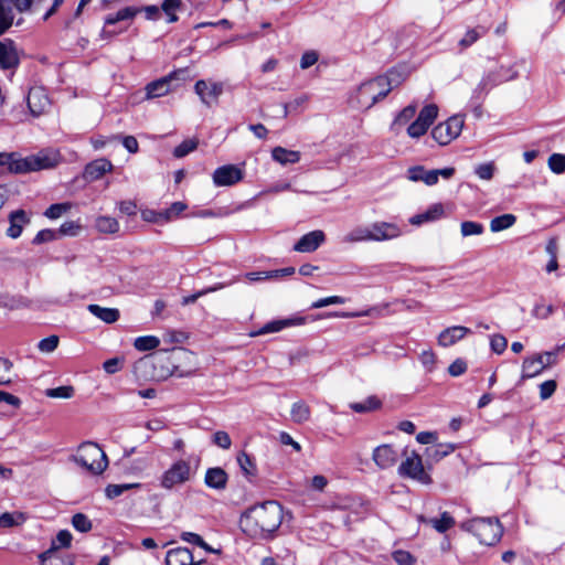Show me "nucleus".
Returning <instances> with one entry per match:
<instances>
[{
	"mask_svg": "<svg viewBox=\"0 0 565 565\" xmlns=\"http://www.w3.org/2000/svg\"><path fill=\"white\" fill-rule=\"evenodd\" d=\"M284 519L282 507L276 501H266L247 509L239 519L241 530L257 540L271 539Z\"/></svg>",
	"mask_w": 565,
	"mask_h": 565,
	"instance_id": "obj_1",
	"label": "nucleus"
},
{
	"mask_svg": "<svg viewBox=\"0 0 565 565\" xmlns=\"http://www.w3.org/2000/svg\"><path fill=\"white\" fill-rule=\"evenodd\" d=\"M57 162L58 157L53 151H40L28 157H22L17 152H0V168L14 174L50 169Z\"/></svg>",
	"mask_w": 565,
	"mask_h": 565,
	"instance_id": "obj_2",
	"label": "nucleus"
},
{
	"mask_svg": "<svg viewBox=\"0 0 565 565\" xmlns=\"http://www.w3.org/2000/svg\"><path fill=\"white\" fill-rule=\"evenodd\" d=\"M70 460L95 476L103 473L108 466V459L104 450L92 441L78 446Z\"/></svg>",
	"mask_w": 565,
	"mask_h": 565,
	"instance_id": "obj_3",
	"label": "nucleus"
},
{
	"mask_svg": "<svg viewBox=\"0 0 565 565\" xmlns=\"http://www.w3.org/2000/svg\"><path fill=\"white\" fill-rule=\"evenodd\" d=\"M460 527L487 546L497 544L503 534V527L497 518H473L461 523Z\"/></svg>",
	"mask_w": 565,
	"mask_h": 565,
	"instance_id": "obj_4",
	"label": "nucleus"
},
{
	"mask_svg": "<svg viewBox=\"0 0 565 565\" xmlns=\"http://www.w3.org/2000/svg\"><path fill=\"white\" fill-rule=\"evenodd\" d=\"M390 76H379L363 83L356 90L355 103L359 108L370 109L375 103L384 98L393 87V79Z\"/></svg>",
	"mask_w": 565,
	"mask_h": 565,
	"instance_id": "obj_5",
	"label": "nucleus"
},
{
	"mask_svg": "<svg viewBox=\"0 0 565 565\" xmlns=\"http://www.w3.org/2000/svg\"><path fill=\"white\" fill-rule=\"evenodd\" d=\"M174 364L168 356H146L137 361L134 372L145 380L163 381L174 373Z\"/></svg>",
	"mask_w": 565,
	"mask_h": 565,
	"instance_id": "obj_6",
	"label": "nucleus"
},
{
	"mask_svg": "<svg viewBox=\"0 0 565 565\" xmlns=\"http://www.w3.org/2000/svg\"><path fill=\"white\" fill-rule=\"evenodd\" d=\"M565 345H559L553 351H545L527 356L522 362L521 380H529L540 375L545 369L557 363V355Z\"/></svg>",
	"mask_w": 565,
	"mask_h": 565,
	"instance_id": "obj_7",
	"label": "nucleus"
},
{
	"mask_svg": "<svg viewBox=\"0 0 565 565\" xmlns=\"http://www.w3.org/2000/svg\"><path fill=\"white\" fill-rule=\"evenodd\" d=\"M196 467H192L189 460L180 459L174 461L160 478V486L166 490L184 484L195 475Z\"/></svg>",
	"mask_w": 565,
	"mask_h": 565,
	"instance_id": "obj_8",
	"label": "nucleus"
},
{
	"mask_svg": "<svg viewBox=\"0 0 565 565\" xmlns=\"http://www.w3.org/2000/svg\"><path fill=\"white\" fill-rule=\"evenodd\" d=\"M404 455L405 459L398 468L399 475L425 486L430 484L433 480L429 468L424 466L422 457L415 451L405 452Z\"/></svg>",
	"mask_w": 565,
	"mask_h": 565,
	"instance_id": "obj_9",
	"label": "nucleus"
},
{
	"mask_svg": "<svg viewBox=\"0 0 565 565\" xmlns=\"http://www.w3.org/2000/svg\"><path fill=\"white\" fill-rule=\"evenodd\" d=\"M465 125V119L460 115H455L446 121L439 122L431 130L433 139L440 146H447L459 137Z\"/></svg>",
	"mask_w": 565,
	"mask_h": 565,
	"instance_id": "obj_10",
	"label": "nucleus"
},
{
	"mask_svg": "<svg viewBox=\"0 0 565 565\" xmlns=\"http://www.w3.org/2000/svg\"><path fill=\"white\" fill-rule=\"evenodd\" d=\"M455 168H444L435 170H426L423 166H414L408 168L407 178L413 182H424L426 185H434L438 182L439 177L450 179L455 174Z\"/></svg>",
	"mask_w": 565,
	"mask_h": 565,
	"instance_id": "obj_11",
	"label": "nucleus"
},
{
	"mask_svg": "<svg viewBox=\"0 0 565 565\" xmlns=\"http://www.w3.org/2000/svg\"><path fill=\"white\" fill-rule=\"evenodd\" d=\"M244 171L235 164H225L217 168L213 175V183L216 186H232L243 180Z\"/></svg>",
	"mask_w": 565,
	"mask_h": 565,
	"instance_id": "obj_12",
	"label": "nucleus"
},
{
	"mask_svg": "<svg viewBox=\"0 0 565 565\" xmlns=\"http://www.w3.org/2000/svg\"><path fill=\"white\" fill-rule=\"evenodd\" d=\"M194 90L199 95L201 102L211 107L217 103L218 97L223 94V84L200 79L195 83Z\"/></svg>",
	"mask_w": 565,
	"mask_h": 565,
	"instance_id": "obj_13",
	"label": "nucleus"
},
{
	"mask_svg": "<svg viewBox=\"0 0 565 565\" xmlns=\"http://www.w3.org/2000/svg\"><path fill=\"white\" fill-rule=\"evenodd\" d=\"M184 71H175L170 73L167 76H163L157 81H153L149 83L145 90H146V99H153L158 97L166 96L171 89V84L173 81L179 79L180 75L183 74Z\"/></svg>",
	"mask_w": 565,
	"mask_h": 565,
	"instance_id": "obj_14",
	"label": "nucleus"
},
{
	"mask_svg": "<svg viewBox=\"0 0 565 565\" xmlns=\"http://www.w3.org/2000/svg\"><path fill=\"white\" fill-rule=\"evenodd\" d=\"M370 232L373 242L391 241L402 235L399 226L390 222H374L370 225Z\"/></svg>",
	"mask_w": 565,
	"mask_h": 565,
	"instance_id": "obj_15",
	"label": "nucleus"
},
{
	"mask_svg": "<svg viewBox=\"0 0 565 565\" xmlns=\"http://www.w3.org/2000/svg\"><path fill=\"white\" fill-rule=\"evenodd\" d=\"M20 64V56L14 42L10 39L0 41V68L15 70Z\"/></svg>",
	"mask_w": 565,
	"mask_h": 565,
	"instance_id": "obj_16",
	"label": "nucleus"
},
{
	"mask_svg": "<svg viewBox=\"0 0 565 565\" xmlns=\"http://www.w3.org/2000/svg\"><path fill=\"white\" fill-rule=\"evenodd\" d=\"M51 103L43 87H32L28 94V107L33 116L44 114Z\"/></svg>",
	"mask_w": 565,
	"mask_h": 565,
	"instance_id": "obj_17",
	"label": "nucleus"
},
{
	"mask_svg": "<svg viewBox=\"0 0 565 565\" xmlns=\"http://www.w3.org/2000/svg\"><path fill=\"white\" fill-rule=\"evenodd\" d=\"M324 241V233L321 230H316L301 236L294 249L299 253H311L318 249Z\"/></svg>",
	"mask_w": 565,
	"mask_h": 565,
	"instance_id": "obj_18",
	"label": "nucleus"
},
{
	"mask_svg": "<svg viewBox=\"0 0 565 565\" xmlns=\"http://www.w3.org/2000/svg\"><path fill=\"white\" fill-rule=\"evenodd\" d=\"M471 330L463 326H452L443 330L438 335V344L444 348L451 347L470 334Z\"/></svg>",
	"mask_w": 565,
	"mask_h": 565,
	"instance_id": "obj_19",
	"label": "nucleus"
},
{
	"mask_svg": "<svg viewBox=\"0 0 565 565\" xmlns=\"http://www.w3.org/2000/svg\"><path fill=\"white\" fill-rule=\"evenodd\" d=\"M9 227L6 232L10 238H18L21 236L23 227L30 223V218L23 210H15L9 214Z\"/></svg>",
	"mask_w": 565,
	"mask_h": 565,
	"instance_id": "obj_20",
	"label": "nucleus"
},
{
	"mask_svg": "<svg viewBox=\"0 0 565 565\" xmlns=\"http://www.w3.org/2000/svg\"><path fill=\"white\" fill-rule=\"evenodd\" d=\"M373 460L381 469H387L397 461V452L390 445H381L373 451Z\"/></svg>",
	"mask_w": 565,
	"mask_h": 565,
	"instance_id": "obj_21",
	"label": "nucleus"
},
{
	"mask_svg": "<svg viewBox=\"0 0 565 565\" xmlns=\"http://www.w3.org/2000/svg\"><path fill=\"white\" fill-rule=\"evenodd\" d=\"M294 267H286L281 269H275V270H263V271H250L245 274V279L249 282H257L263 280H269V279H277L282 276H291L295 274Z\"/></svg>",
	"mask_w": 565,
	"mask_h": 565,
	"instance_id": "obj_22",
	"label": "nucleus"
},
{
	"mask_svg": "<svg viewBox=\"0 0 565 565\" xmlns=\"http://www.w3.org/2000/svg\"><path fill=\"white\" fill-rule=\"evenodd\" d=\"M167 565H200L199 562H194L193 555L189 548L178 547L170 550L166 556Z\"/></svg>",
	"mask_w": 565,
	"mask_h": 565,
	"instance_id": "obj_23",
	"label": "nucleus"
},
{
	"mask_svg": "<svg viewBox=\"0 0 565 565\" xmlns=\"http://www.w3.org/2000/svg\"><path fill=\"white\" fill-rule=\"evenodd\" d=\"M227 480V473L220 467L209 468L204 477L205 484L215 490H224L226 488Z\"/></svg>",
	"mask_w": 565,
	"mask_h": 565,
	"instance_id": "obj_24",
	"label": "nucleus"
},
{
	"mask_svg": "<svg viewBox=\"0 0 565 565\" xmlns=\"http://www.w3.org/2000/svg\"><path fill=\"white\" fill-rule=\"evenodd\" d=\"M41 565H74V558L72 556L62 557L56 552L55 543H52L51 547L40 554Z\"/></svg>",
	"mask_w": 565,
	"mask_h": 565,
	"instance_id": "obj_25",
	"label": "nucleus"
},
{
	"mask_svg": "<svg viewBox=\"0 0 565 565\" xmlns=\"http://www.w3.org/2000/svg\"><path fill=\"white\" fill-rule=\"evenodd\" d=\"M113 164L107 159H98L85 168V178L88 180H97L102 178L106 172L110 171Z\"/></svg>",
	"mask_w": 565,
	"mask_h": 565,
	"instance_id": "obj_26",
	"label": "nucleus"
},
{
	"mask_svg": "<svg viewBox=\"0 0 565 565\" xmlns=\"http://www.w3.org/2000/svg\"><path fill=\"white\" fill-rule=\"evenodd\" d=\"M499 83L494 72H488L482 76L478 85L472 92V98L480 100L488 92Z\"/></svg>",
	"mask_w": 565,
	"mask_h": 565,
	"instance_id": "obj_27",
	"label": "nucleus"
},
{
	"mask_svg": "<svg viewBox=\"0 0 565 565\" xmlns=\"http://www.w3.org/2000/svg\"><path fill=\"white\" fill-rule=\"evenodd\" d=\"M271 158L281 166L294 164L300 160V152L278 146L271 150Z\"/></svg>",
	"mask_w": 565,
	"mask_h": 565,
	"instance_id": "obj_28",
	"label": "nucleus"
},
{
	"mask_svg": "<svg viewBox=\"0 0 565 565\" xmlns=\"http://www.w3.org/2000/svg\"><path fill=\"white\" fill-rule=\"evenodd\" d=\"M371 232L370 225H358L348 232L343 237L342 242L345 244H356L361 242H370Z\"/></svg>",
	"mask_w": 565,
	"mask_h": 565,
	"instance_id": "obj_29",
	"label": "nucleus"
},
{
	"mask_svg": "<svg viewBox=\"0 0 565 565\" xmlns=\"http://www.w3.org/2000/svg\"><path fill=\"white\" fill-rule=\"evenodd\" d=\"M303 323H305L303 318L275 320V321H270V322L266 323L258 332H256V334L279 332L284 328L291 327V326H300Z\"/></svg>",
	"mask_w": 565,
	"mask_h": 565,
	"instance_id": "obj_30",
	"label": "nucleus"
},
{
	"mask_svg": "<svg viewBox=\"0 0 565 565\" xmlns=\"http://www.w3.org/2000/svg\"><path fill=\"white\" fill-rule=\"evenodd\" d=\"M444 214V207L440 203L431 205L426 212L414 215L409 218L412 225H422L423 223L438 220Z\"/></svg>",
	"mask_w": 565,
	"mask_h": 565,
	"instance_id": "obj_31",
	"label": "nucleus"
},
{
	"mask_svg": "<svg viewBox=\"0 0 565 565\" xmlns=\"http://www.w3.org/2000/svg\"><path fill=\"white\" fill-rule=\"evenodd\" d=\"M87 310L106 323H114L119 319V310L116 308H104L98 305H88Z\"/></svg>",
	"mask_w": 565,
	"mask_h": 565,
	"instance_id": "obj_32",
	"label": "nucleus"
},
{
	"mask_svg": "<svg viewBox=\"0 0 565 565\" xmlns=\"http://www.w3.org/2000/svg\"><path fill=\"white\" fill-rule=\"evenodd\" d=\"M14 13L8 0H0V35L13 24Z\"/></svg>",
	"mask_w": 565,
	"mask_h": 565,
	"instance_id": "obj_33",
	"label": "nucleus"
},
{
	"mask_svg": "<svg viewBox=\"0 0 565 565\" xmlns=\"http://www.w3.org/2000/svg\"><path fill=\"white\" fill-rule=\"evenodd\" d=\"M382 402L376 396H369L362 402L351 403L350 408L356 413H369L381 408Z\"/></svg>",
	"mask_w": 565,
	"mask_h": 565,
	"instance_id": "obj_34",
	"label": "nucleus"
},
{
	"mask_svg": "<svg viewBox=\"0 0 565 565\" xmlns=\"http://www.w3.org/2000/svg\"><path fill=\"white\" fill-rule=\"evenodd\" d=\"M95 227L103 234H115L119 231V223L116 218L110 216H98L95 222Z\"/></svg>",
	"mask_w": 565,
	"mask_h": 565,
	"instance_id": "obj_35",
	"label": "nucleus"
},
{
	"mask_svg": "<svg viewBox=\"0 0 565 565\" xmlns=\"http://www.w3.org/2000/svg\"><path fill=\"white\" fill-rule=\"evenodd\" d=\"M25 514L22 512H4L0 515V527L9 529L19 526L25 522Z\"/></svg>",
	"mask_w": 565,
	"mask_h": 565,
	"instance_id": "obj_36",
	"label": "nucleus"
},
{
	"mask_svg": "<svg viewBox=\"0 0 565 565\" xmlns=\"http://www.w3.org/2000/svg\"><path fill=\"white\" fill-rule=\"evenodd\" d=\"M310 407L305 402H296L291 406V419L297 424H302L310 418Z\"/></svg>",
	"mask_w": 565,
	"mask_h": 565,
	"instance_id": "obj_37",
	"label": "nucleus"
},
{
	"mask_svg": "<svg viewBox=\"0 0 565 565\" xmlns=\"http://www.w3.org/2000/svg\"><path fill=\"white\" fill-rule=\"evenodd\" d=\"M455 447L451 444H439L426 449V456L433 461H438L452 452Z\"/></svg>",
	"mask_w": 565,
	"mask_h": 565,
	"instance_id": "obj_38",
	"label": "nucleus"
},
{
	"mask_svg": "<svg viewBox=\"0 0 565 565\" xmlns=\"http://www.w3.org/2000/svg\"><path fill=\"white\" fill-rule=\"evenodd\" d=\"M139 11H140L139 9L134 8V7L124 8L115 14L107 15L105 19V24L111 25L119 21L132 19Z\"/></svg>",
	"mask_w": 565,
	"mask_h": 565,
	"instance_id": "obj_39",
	"label": "nucleus"
},
{
	"mask_svg": "<svg viewBox=\"0 0 565 565\" xmlns=\"http://www.w3.org/2000/svg\"><path fill=\"white\" fill-rule=\"evenodd\" d=\"M515 222L516 217L513 214H503L491 220L490 230L501 232L514 225Z\"/></svg>",
	"mask_w": 565,
	"mask_h": 565,
	"instance_id": "obj_40",
	"label": "nucleus"
},
{
	"mask_svg": "<svg viewBox=\"0 0 565 565\" xmlns=\"http://www.w3.org/2000/svg\"><path fill=\"white\" fill-rule=\"evenodd\" d=\"M428 523L439 533H444L454 526L455 520L448 513L444 512L439 519H429Z\"/></svg>",
	"mask_w": 565,
	"mask_h": 565,
	"instance_id": "obj_41",
	"label": "nucleus"
},
{
	"mask_svg": "<svg viewBox=\"0 0 565 565\" xmlns=\"http://www.w3.org/2000/svg\"><path fill=\"white\" fill-rule=\"evenodd\" d=\"M159 344H160V340L154 335L139 337L134 342V347L138 351H150V350L158 348Z\"/></svg>",
	"mask_w": 565,
	"mask_h": 565,
	"instance_id": "obj_42",
	"label": "nucleus"
},
{
	"mask_svg": "<svg viewBox=\"0 0 565 565\" xmlns=\"http://www.w3.org/2000/svg\"><path fill=\"white\" fill-rule=\"evenodd\" d=\"M416 109H417L416 105H408L405 108H403L399 111V114L396 116V118L392 125V128L396 129L397 127L404 126L407 122H409L413 119V117L415 116Z\"/></svg>",
	"mask_w": 565,
	"mask_h": 565,
	"instance_id": "obj_43",
	"label": "nucleus"
},
{
	"mask_svg": "<svg viewBox=\"0 0 565 565\" xmlns=\"http://www.w3.org/2000/svg\"><path fill=\"white\" fill-rule=\"evenodd\" d=\"M438 115V107L435 104L426 105L422 108V110L418 114V119L420 122L426 124L430 127V125L434 122V120L437 118Z\"/></svg>",
	"mask_w": 565,
	"mask_h": 565,
	"instance_id": "obj_44",
	"label": "nucleus"
},
{
	"mask_svg": "<svg viewBox=\"0 0 565 565\" xmlns=\"http://www.w3.org/2000/svg\"><path fill=\"white\" fill-rule=\"evenodd\" d=\"M72 209V204L68 202L52 204L46 209L44 215L47 218L56 220Z\"/></svg>",
	"mask_w": 565,
	"mask_h": 565,
	"instance_id": "obj_45",
	"label": "nucleus"
},
{
	"mask_svg": "<svg viewBox=\"0 0 565 565\" xmlns=\"http://www.w3.org/2000/svg\"><path fill=\"white\" fill-rule=\"evenodd\" d=\"M231 285V282L228 284H225V282H220V284H216L215 286H212V287H209L206 289H203L201 291H198L196 294H193L191 296H186V297H183L182 299V305L183 306H186V305H190V303H194L200 297L206 295V294H210V292H214V291H217L226 286Z\"/></svg>",
	"mask_w": 565,
	"mask_h": 565,
	"instance_id": "obj_46",
	"label": "nucleus"
},
{
	"mask_svg": "<svg viewBox=\"0 0 565 565\" xmlns=\"http://www.w3.org/2000/svg\"><path fill=\"white\" fill-rule=\"evenodd\" d=\"M139 487V483L109 484L107 486L105 492L108 499H115L121 495L125 491Z\"/></svg>",
	"mask_w": 565,
	"mask_h": 565,
	"instance_id": "obj_47",
	"label": "nucleus"
},
{
	"mask_svg": "<svg viewBox=\"0 0 565 565\" xmlns=\"http://www.w3.org/2000/svg\"><path fill=\"white\" fill-rule=\"evenodd\" d=\"M58 343H60V338L55 334H52L47 338L42 339L38 343V349L42 353L50 354L57 349Z\"/></svg>",
	"mask_w": 565,
	"mask_h": 565,
	"instance_id": "obj_48",
	"label": "nucleus"
},
{
	"mask_svg": "<svg viewBox=\"0 0 565 565\" xmlns=\"http://www.w3.org/2000/svg\"><path fill=\"white\" fill-rule=\"evenodd\" d=\"M308 99H309V97L307 95H300V96L296 97L295 99L290 100L289 103L284 104L282 117L286 118L289 113H292V111H296V110L302 108L307 104Z\"/></svg>",
	"mask_w": 565,
	"mask_h": 565,
	"instance_id": "obj_49",
	"label": "nucleus"
},
{
	"mask_svg": "<svg viewBox=\"0 0 565 565\" xmlns=\"http://www.w3.org/2000/svg\"><path fill=\"white\" fill-rule=\"evenodd\" d=\"M495 169L494 162L481 163L475 168V173L479 179L490 181L494 175Z\"/></svg>",
	"mask_w": 565,
	"mask_h": 565,
	"instance_id": "obj_50",
	"label": "nucleus"
},
{
	"mask_svg": "<svg viewBox=\"0 0 565 565\" xmlns=\"http://www.w3.org/2000/svg\"><path fill=\"white\" fill-rule=\"evenodd\" d=\"M548 168L556 174L565 172V154L553 153L547 160Z\"/></svg>",
	"mask_w": 565,
	"mask_h": 565,
	"instance_id": "obj_51",
	"label": "nucleus"
},
{
	"mask_svg": "<svg viewBox=\"0 0 565 565\" xmlns=\"http://www.w3.org/2000/svg\"><path fill=\"white\" fill-rule=\"evenodd\" d=\"M82 231V226L79 223L75 221H68L64 222L61 227L58 228L57 237L58 236H77Z\"/></svg>",
	"mask_w": 565,
	"mask_h": 565,
	"instance_id": "obj_52",
	"label": "nucleus"
},
{
	"mask_svg": "<svg viewBox=\"0 0 565 565\" xmlns=\"http://www.w3.org/2000/svg\"><path fill=\"white\" fill-rule=\"evenodd\" d=\"M460 231L463 237L481 235L483 233V225L472 221H465L460 225Z\"/></svg>",
	"mask_w": 565,
	"mask_h": 565,
	"instance_id": "obj_53",
	"label": "nucleus"
},
{
	"mask_svg": "<svg viewBox=\"0 0 565 565\" xmlns=\"http://www.w3.org/2000/svg\"><path fill=\"white\" fill-rule=\"evenodd\" d=\"M181 0H164L161 4L162 11L168 15V22L172 23L178 20L175 11L180 8Z\"/></svg>",
	"mask_w": 565,
	"mask_h": 565,
	"instance_id": "obj_54",
	"label": "nucleus"
},
{
	"mask_svg": "<svg viewBox=\"0 0 565 565\" xmlns=\"http://www.w3.org/2000/svg\"><path fill=\"white\" fill-rule=\"evenodd\" d=\"M72 524L82 533L88 532L92 529L90 520L83 513L74 514L72 518Z\"/></svg>",
	"mask_w": 565,
	"mask_h": 565,
	"instance_id": "obj_55",
	"label": "nucleus"
},
{
	"mask_svg": "<svg viewBox=\"0 0 565 565\" xmlns=\"http://www.w3.org/2000/svg\"><path fill=\"white\" fill-rule=\"evenodd\" d=\"M74 395L73 386H60L46 391V396L53 398H71Z\"/></svg>",
	"mask_w": 565,
	"mask_h": 565,
	"instance_id": "obj_56",
	"label": "nucleus"
},
{
	"mask_svg": "<svg viewBox=\"0 0 565 565\" xmlns=\"http://www.w3.org/2000/svg\"><path fill=\"white\" fill-rule=\"evenodd\" d=\"M198 147V141L193 139H188L181 142L178 147H175L173 154L177 158H182L193 151Z\"/></svg>",
	"mask_w": 565,
	"mask_h": 565,
	"instance_id": "obj_57",
	"label": "nucleus"
},
{
	"mask_svg": "<svg viewBox=\"0 0 565 565\" xmlns=\"http://www.w3.org/2000/svg\"><path fill=\"white\" fill-rule=\"evenodd\" d=\"M186 210V204L183 203V202H174L170 205V207H168L167 210L163 211V221H170L174 217H177L178 215H180L183 211Z\"/></svg>",
	"mask_w": 565,
	"mask_h": 565,
	"instance_id": "obj_58",
	"label": "nucleus"
},
{
	"mask_svg": "<svg viewBox=\"0 0 565 565\" xmlns=\"http://www.w3.org/2000/svg\"><path fill=\"white\" fill-rule=\"evenodd\" d=\"M397 565H415L416 558L407 551L397 550L392 554Z\"/></svg>",
	"mask_w": 565,
	"mask_h": 565,
	"instance_id": "obj_59",
	"label": "nucleus"
},
{
	"mask_svg": "<svg viewBox=\"0 0 565 565\" xmlns=\"http://www.w3.org/2000/svg\"><path fill=\"white\" fill-rule=\"evenodd\" d=\"M428 128L429 126L416 119L407 127V135L411 138H419L427 132Z\"/></svg>",
	"mask_w": 565,
	"mask_h": 565,
	"instance_id": "obj_60",
	"label": "nucleus"
},
{
	"mask_svg": "<svg viewBox=\"0 0 565 565\" xmlns=\"http://www.w3.org/2000/svg\"><path fill=\"white\" fill-rule=\"evenodd\" d=\"M490 347L494 353L502 354L508 347V340L502 334H493L490 339Z\"/></svg>",
	"mask_w": 565,
	"mask_h": 565,
	"instance_id": "obj_61",
	"label": "nucleus"
},
{
	"mask_svg": "<svg viewBox=\"0 0 565 565\" xmlns=\"http://www.w3.org/2000/svg\"><path fill=\"white\" fill-rule=\"evenodd\" d=\"M12 366V363L8 359L0 358V385L11 383L10 371Z\"/></svg>",
	"mask_w": 565,
	"mask_h": 565,
	"instance_id": "obj_62",
	"label": "nucleus"
},
{
	"mask_svg": "<svg viewBox=\"0 0 565 565\" xmlns=\"http://www.w3.org/2000/svg\"><path fill=\"white\" fill-rule=\"evenodd\" d=\"M72 533L67 530H61L55 540L52 541V543H55L56 545V551L61 547H68L71 545V542H72Z\"/></svg>",
	"mask_w": 565,
	"mask_h": 565,
	"instance_id": "obj_63",
	"label": "nucleus"
},
{
	"mask_svg": "<svg viewBox=\"0 0 565 565\" xmlns=\"http://www.w3.org/2000/svg\"><path fill=\"white\" fill-rule=\"evenodd\" d=\"M557 384L554 380H548L540 385L541 399L550 398L556 391Z\"/></svg>",
	"mask_w": 565,
	"mask_h": 565,
	"instance_id": "obj_64",
	"label": "nucleus"
}]
</instances>
